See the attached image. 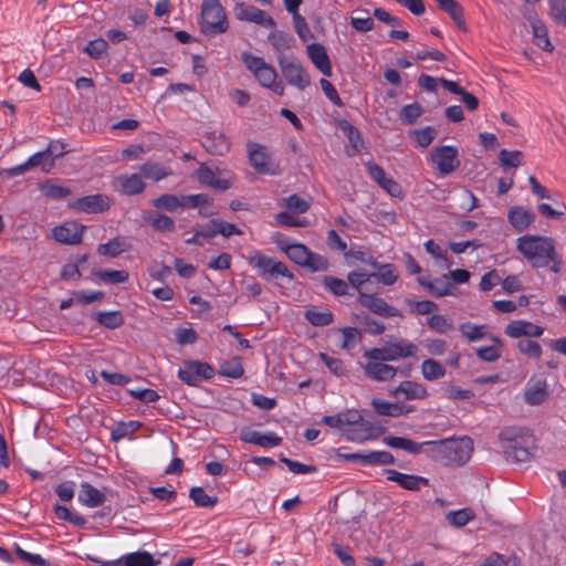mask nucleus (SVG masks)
<instances>
[{
	"mask_svg": "<svg viewBox=\"0 0 566 566\" xmlns=\"http://www.w3.org/2000/svg\"><path fill=\"white\" fill-rule=\"evenodd\" d=\"M371 406L378 415L388 417H400L413 410L399 402H389L379 398L373 399Z\"/></svg>",
	"mask_w": 566,
	"mask_h": 566,
	"instance_id": "nucleus-31",
	"label": "nucleus"
},
{
	"mask_svg": "<svg viewBox=\"0 0 566 566\" xmlns=\"http://www.w3.org/2000/svg\"><path fill=\"white\" fill-rule=\"evenodd\" d=\"M507 219L515 230L524 231L534 221L535 216L530 210L516 206L509 211Z\"/></svg>",
	"mask_w": 566,
	"mask_h": 566,
	"instance_id": "nucleus-32",
	"label": "nucleus"
},
{
	"mask_svg": "<svg viewBox=\"0 0 566 566\" xmlns=\"http://www.w3.org/2000/svg\"><path fill=\"white\" fill-rule=\"evenodd\" d=\"M96 319L101 325L111 329H115L123 324V316L118 311L98 312Z\"/></svg>",
	"mask_w": 566,
	"mask_h": 566,
	"instance_id": "nucleus-57",
	"label": "nucleus"
},
{
	"mask_svg": "<svg viewBox=\"0 0 566 566\" xmlns=\"http://www.w3.org/2000/svg\"><path fill=\"white\" fill-rule=\"evenodd\" d=\"M333 313L328 310L319 311L315 307L305 312V318L308 323L316 327L327 326L333 322Z\"/></svg>",
	"mask_w": 566,
	"mask_h": 566,
	"instance_id": "nucleus-45",
	"label": "nucleus"
},
{
	"mask_svg": "<svg viewBox=\"0 0 566 566\" xmlns=\"http://www.w3.org/2000/svg\"><path fill=\"white\" fill-rule=\"evenodd\" d=\"M360 420V411L356 409H347L345 411L338 412L332 416H324L322 418V423L329 428L339 429L344 426L354 424L359 422Z\"/></svg>",
	"mask_w": 566,
	"mask_h": 566,
	"instance_id": "nucleus-29",
	"label": "nucleus"
},
{
	"mask_svg": "<svg viewBox=\"0 0 566 566\" xmlns=\"http://www.w3.org/2000/svg\"><path fill=\"white\" fill-rule=\"evenodd\" d=\"M112 200L107 195L96 193L78 198L69 203L73 210L85 213H101L109 209Z\"/></svg>",
	"mask_w": 566,
	"mask_h": 566,
	"instance_id": "nucleus-13",
	"label": "nucleus"
},
{
	"mask_svg": "<svg viewBox=\"0 0 566 566\" xmlns=\"http://www.w3.org/2000/svg\"><path fill=\"white\" fill-rule=\"evenodd\" d=\"M182 209L184 208H202L210 203V197L206 193L196 195H181Z\"/></svg>",
	"mask_w": 566,
	"mask_h": 566,
	"instance_id": "nucleus-64",
	"label": "nucleus"
},
{
	"mask_svg": "<svg viewBox=\"0 0 566 566\" xmlns=\"http://www.w3.org/2000/svg\"><path fill=\"white\" fill-rule=\"evenodd\" d=\"M247 151L250 165L261 175L276 176L280 174V165L273 160L268 148L255 142L247 144Z\"/></svg>",
	"mask_w": 566,
	"mask_h": 566,
	"instance_id": "nucleus-8",
	"label": "nucleus"
},
{
	"mask_svg": "<svg viewBox=\"0 0 566 566\" xmlns=\"http://www.w3.org/2000/svg\"><path fill=\"white\" fill-rule=\"evenodd\" d=\"M268 39L276 52H284L295 44L293 35L284 31L274 30Z\"/></svg>",
	"mask_w": 566,
	"mask_h": 566,
	"instance_id": "nucleus-39",
	"label": "nucleus"
},
{
	"mask_svg": "<svg viewBox=\"0 0 566 566\" xmlns=\"http://www.w3.org/2000/svg\"><path fill=\"white\" fill-rule=\"evenodd\" d=\"M422 115V108L418 103L405 105L399 112V118L403 124L411 125Z\"/></svg>",
	"mask_w": 566,
	"mask_h": 566,
	"instance_id": "nucleus-61",
	"label": "nucleus"
},
{
	"mask_svg": "<svg viewBox=\"0 0 566 566\" xmlns=\"http://www.w3.org/2000/svg\"><path fill=\"white\" fill-rule=\"evenodd\" d=\"M193 176L200 185L217 191L230 189L235 181V174L232 170L224 167L212 168L206 164H201Z\"/></svg>",
	"mask_w": 566,
	"mask_h": 566,
	"instance_id": "nucleus-5",
	"label": "nucleus"
},
{
	"mask_svg": "<svg viewBox=\"0 0 566 566\" xmlns=\"http://www.w3.org/2000/svg\"><path fill=\"white\" fill-rule=\"evenodd\" d=\"M234 13L239 20L253 22L265 28H274V20L263 10L249 2H237Z\"/></svg>",
	"mask_w": 566,
	"mask_h": 566,
	"instance_id": "nucleus-15",
	"label": "nucleus"
},
{
	"mask_svg": "<svg viewBox=\"0 0 566 566\" xmlns=\"http://www.w3.org/2000/svg\"><path fill=\"white\" fill-rule=\"evenodd\" d=\"M384 442L390 448L405 450L411 454H419L424 446L434 443L433 441H423L419 443L408 438L394 436L386 437Z\"/></svg>",
	"mask_w": 566,
	"mask_h": 566,
	"instance_id": "nucleus-30",
	"label": "nucleus"
},
{
	"mask_svg": "<svg viewBox=\"0 0 566 566\" xmlns=\"http://www.w3.org/2000/svg\"><path fill=\"white\" fill-rule=\"evenodd\" d=\"M459 331L469 342H478L490 336L488 335L486 325H478L470 322L460 324Z\"/></svg>",
	"mask_w": 566,
	"mask_h": 566,
	"instance_id": "nucleus-40",
	"label": "nucleus"
},
{
	"mask_svg": "<svg viewBox=\"0 0 566 566\" xmlns=\"http://www.w3.org/2000/svg\"><path fill=\"white\" fill-rule=\"evenodd\" d=\"M446 368L441 363L432 358H427L421 364L422 377L428 380H437L446 376Z\"/></svg>",
	"mask_w": 566,
	"mask_h": 566,
	"instance_id": "nucleus-41",
	"label": "nucleus"
},
{
	"mask_svg": "<svg viewBox=\"0 0 566 566\" xmlns=\"http://www.w3.org/2000/svg\"><path fill=\"white\" fill-rule=\"evenodd\" d=\"M189 497L198 507H213L217 502V496H211L201 486H193L190 489Z\"/></svg>",
	"mask_w": 566,
	"mask_h": 566,
	"instance_id": "nucleus-49",
	"label": "nucleus"
},
{
	"mask_svg": "<svg viewBox=\"0 0 566 566\" xmlns=\"http://www.w3.org/2000/svg\"><path fill=\"white\" fill-rule=\"evenodd\" d=\"M92 560L99 566H155L156 562L154 556L146 551H137L134 553L124 554L120 557L112 560H102L92 558Z\"/></svg>",
	"mask_w": 566,
	"mask_h": 566,
	"instance_id": "nucleus-14",
	"label": "nucleus"
},
{
	"mask_svg": "<svg viewBox=\"0 0 566 566\" xmlns=\"http://www.w3.org/2000/svg\"><path fill=\"white\" fill-rule=\"evenodd\" d=\"M548 397V385L543 377H531L525 386L524 399L530 406H537Z\"/></svg>",
	"mask_w": 566,
	"mask_h": 566,
	"instance_id": "nucleus-18",
	"label": "nucleus"
},
{
	"mask_svg": "<svg viewBox=\"0 0 566 566\" xmlns=\"http://www.w3.org/2000/svg\"><path fill=\"white\" fill-rule=\"evenodd\" d=\"M280 66L284 78L290 85L295 86L300 91L305 90L310 85V75L301 62L280 59Z\"/></svg>",
	"mask_w": 566,
	"mask_h": 566,
	"instance_id": "nucleus-12",
	"label": "nucleus"
},
{
	"mask_svg": "<svg viewBox=\"0 0 566 566\" xmlns=\"http://www.w3.org/2000/svg\"><path fill=\"white\" fill-rule=\"evenodd\" d=\"M544 327L526 319H514L504 328L505 335L513 339L522 337L538 338L544 334Z\"/></svg>",
	"mask_w": 566,
	"mask_h": 566,
	"instance_id": "nucleus-16",
	"label": "nucleus"
},
{
	"mask_svg": "<svg viewBox=\"0 0 566 566\" xmlns=\"http://www.w3.org/2000/svg\"><path fill=\"white\" fill-rule=\"evenodd\" d=\"M319 359L325 364V366L334 376L343 377L347 374V368L340 358L329 356L325 353H321Z\"/></svg>",
	"mask_w": 566,
	"mask_h": 566,
	"instance_id": "nucleus-55",
	"label": "nucleus"
},
{
	"mask_svg": "<svg viewBox=\"0 0 566 566\" xmlns=\"http://www.w3.org/2000/svg\"><path fill=\"white\" fill-rule=\"evenodd\" d=\"M426 251L432 255L437 261L443 262L446 268H450L452 265V260L449 259L448 253L443 250L438 243L433 240H427L424 242Z\"/></svg>",
	"mask_w": 566,
	"mask_h": 566,
	"instance_id": "nucleus-60",
	"label": "nucleus"
},
{
	"mask_svg": "<svg viewBox=\"0 0 566 566\" xmlns=\"http://www.w3.org/2000/svg\"><path fill=\"white\" fill-rule=\"evenodd\" d=\"M437 130L432 126L415 129L410 132L411 139L420 148H427L436 138Z\"/></svg>",
	"mask_w": 566,
	"mask_h": 566,
	"instance_id": "nucleus-46",
	"label": "nucleus"
},
{
	"mask_svg": "<svg viewBox=\"0 0 566 566\" xmlns=\"http://www.w3.org/2000/svg\"><path fill=\"white\" fill-rule=\"evenodd\" d=\"M522 153L518 150L502 149L499 154V160L503 168H516L521 165Z\"/></svg>",
	"mask_w": 566,
	"mask_h": 566,
	"instance_id": "nucleus-63",
	"label": "nucleus"
},
{
	"mask_svg": "<svg viewBox=\"0 0 566 566\" xmlns=\"http://www.w3.org/2000/svg\"><path fill=\"white\" fill-rule=\"evenodd\" d=\"M307 55L315 67L324 75H332V64L326 49L319 43H312L306 48Z\"/></svg>",
	"mask_w": 566,
	"mask_h": 566,
	"instance_id": "nucleus-24",
	"label": "nucleus"
},
{
	"mask_svg": "<svg viewBox=\"0 0 566 566\" xmlns=\"http://www.w3.org/2000/svg\"><path fill=\"white\" fill-rule=\"evenodd\" d=\"M96 276L106 284H120L128 281L129 274L125 270H99Z\"/></svg>",
	"mask_w": 566,
	"mask_h": 566,
	"instance_id": "nucleus-52",
	"label": "nucleus"
},
{
	"mask_svg": "<svg viewBox=\"0 0 566 566\" xmlns=\"http://www.w3.org/2000/svg\"><path fill=\"white\" fill-rule=\"evenodd\" d=\"M130 249L129 242L124 239L116 237L106 243H102L97 248V252L101 255L108 256V258H116L120 255L122 253L128 251Z\"/></svg>",
	"mask_w": 566,
	"mask_h": 566,
	"instance_id": "nucleus-34",
	"label": "nucleus"
},
{
	"mask_svg": "<svg viewBox=\"0 0 566 566\" xmlns=\"http://www.w3.org/2000/svg\"><path fill=\"white\" fill-rule=\"evenodd\" d=\"M205 148L212 155H224L230 149V143L228 138L219 133L218 135L216 133L206 136L202 142Z\"/></svg>",
	"mask_w": 566,
	"mask_h": 566,
	"instance_id": "nucleus-37",
	"label": "nucleus"
},
{
	"mask_svg": "<svg viewBox=\"0 0 566 566\" xmlns=\"http://www.w3.org/2000/svg\"><path fill=\"white\" fill-rule=\"evenodd\" d=\"M387 346L390 361L416 357L418 353V346L403 338H397L392 342H388Z\"/></svg>",
	"mask_w": 566,
	"mask_h": 566,
	"instance_id": "nucleus-25",
	"label": "nucleus"
},
{
	"mask_svg": "<svg viewBox=\"0 0 566 566\" xmlns=\"http://www.w3.org/2000/svg\"><path fill=\"white\" fill-rule=\"evenodd\" d=\"M241 440L247 443L260 446L262 448L276 447L282 441V439L272 431L263 433L256 430L242 431Z\"/></svg>",
	"mask_w": 566,
	"mask_h": 566,
	"instance_id": "nucleus-27",
	"label": "nucleus"
},
{
	"mask_svg": "<svg viewBox=\"0 0 566 566\" xmlns=\"http://www.w3.org/2000/svg\"><path fill=\"white\" fill-rule=\"evenodd\" d=\"M357 302L368 308L374 314L384 316V317H395V316H401L400 312L390 306L387 302H385L382 298L377 297L374 294H367L365 292H360V295L357 296Z\"/></svg>",
	"mask_w": 566,
	"mask_h": 566,
	"instance_id": "nucleus-17",
	"label": "nucleus"
},
{
	"mask_svg": "<svg viewBox=\"0 0 566 566\" xmlns=\"http://www.w3.org/2000/svg\"><path fill=\"white\" fill-rule=\"evenodd\" d=\"M13 548L19 559L23 563L30 564L32 566H51L50 562L44 559L41 555L29 553L21 548L18 544H14Z\"/></svg>",
	"mask_w": 566,
	"mask_h": 566,
	"instance_id": "nucleus-58",
	"label": "nucleus"
},
{
	"mask_svg": "<svg viewBox=\"0 0 566 566\" xmlns=\"http://www.w3.org/2000/svg\"><path fill=\"white\" fill-rule=\"evenodd\" d=\"M219 374L227 378L238 379L244 374V369L239 357H233L230 360L221 364Z\"/></svg>",
	"mask_w": 566,
	"mask_h": 566,
	"instance_id": "nucleus-47",
	"label": "nucleus"
},
{
	"mask_svg": "<svg viewBox=\"0 0 566 566\" xmlns=\"http://www.w3.org/2000/svg\"><path fill=\"white\" fill-rule=\"evenodd\" d=\"M516 347L521 354L531 358L539 359L543 354L539 343L533 339L520 340L516 344Z\"/></svg>",
	"mask_w": 566,
	"mask_h": 566,
	"instance_id": "nucleus-62",
	"label": "nucleus"
},
{
	"mask_svg": "<svg viewBox=\"0 0 566 566\" xmlns=\"http://www.w3.org/2000/svg\"><path fill=\"white\" fill-rule=\"evenodd\" d=\"M85 226L70 222L55 227L52 231L55 241L63 244H77L82 241Z\"/></svg>",
	"mask_w": 566,
	"mask_h": 566,
	"instance_id": "nucleus-19",
	"label": "nucleus"
},
{
	"mask_svg": "<svg viewBox=\"0 0 566 566\" xmlns=\"http://www.w3.org/2000/svg\"><path fill=\"white\" fill-rule=\"evenodd\" d=\"M439 9L449 14L459 28H464L465 20L460 2H438Z\"/></svg>",
	"mask_w": 566,
	"mask_h": 566,
	"instance_id": "nucleus-54",
	"label": "nucleus"
},
{
	"mask_svg": "<svg viewBox=\"0 0 566 566\" xmlns=\"http://www.w3.org/2000/svg\"><path fill=\"white\" fill-rule=\"evenodd\" d=\"M523 15L532 29L534 45L543 51L553 52L554 45L551 42L547 27L534 10L533 2H526Z\"/></svg>",
	"mask_w": 566,
	"mask_h": 566,
	"instance_id": "nucleus-9",
	"label": "nucleus"
},
{
	"mask_svg": "<svg viewBox=\"0 0 566 566\" xmlns=\"http://www.w3.org/2000/svg\"><path fill=\"white\" fill-rule=\"evenodd\" d=\"M489 339L493 343L490 346H482L475 349V354L479 359L488 363H494L501 357V348L503 342L494 335H490Z\"/></svg>",
	"mask_w": 566,
	"mask_h": 566,
	"instance_id": "nucleus-36",
	"label": "nucleus"
},
{
	"mask_svg": "<svg viewBox=\"0 0 566 566\" xmlns=\"http://www.w3.org/2000/svg\"><path fill=\"white\" fill-rule=\"evenodd\" d=\"M214 376L213 367L205 361L187 360L178 370V377L189 386H198L199 379H211Z\"/></svg>",
	"mask_w": 566,
	"mask_h": 566,
	"instance_id": "nucleus-11",
	"label": "nucleus"
},
{
	"mask_svg": "<svg viewBox=\"0 0 566 566\" xmlns=\"http://www.w3.org/2000/svg\"><path fill=\"white\" fill-rule=\"evenodd\" d=\"M287 210L295 214L305 213L311 207V200L302 198L297 195H291L284 199Z\"/></svg>",
	"mask_w": 566,
	"mask_h": 566,
	"instance_id": "nucleus-56",
	"label": "nucleus"
},
{
	"mask_svg": "<svg viewBox=\"0 0 566 566\" xmlns=\"http://www.w3.org/2000/svg\"><path fill=\"white\" fill-rule=\"evenodd\" d=\"M345 431V437L348 441L363 443L374 436V424L370 421H366L360 413V420L357 423L348 424Z\"/></svg>",
	"mask_w": 566,
	"mask_h": 566,
	"instance_id": "nucleus-26",
	"label": "nucleus"
},
{
	"mask_svg": "<svg viewBox=\"0 0 566 566\" xmlns=\"http://www.w3.org/2000/svg\"><path fill=\"white\" fill-rule=\"evenodd\" d=\"M418 283L426 287L434 297H442L446 295H453V285L449 281V275L443 274L440 277H418Z\"/></svg>",
	"mask_w": 566,
	"mask_h": 566,
	"instance_id": "nucleus-23",
	"label": "nucleus"
},
{
	"mask_svg": "<svg viewBox=\"0 0 566 566\" xmlns=\"http://www.w3.org/2000/svg\"><path fill=\"white\" fill-rule=\"evenodd\" d=\"M373 279L371 272H367L365 270H355L348 273L347 280L348 283L358 292H364L366 283H368Z\"/></svg>",
	"mask_w": 566,
	"mask_h": 566,
	"instance_id": "nucleus-53",
	"label": "nucleus"
},
{
	"mask_svg": "<svg viewBox=\"0 0 566 566\" xmlns=\"http://www.w3.org/2000/svg\"><path fill=\"white\" fill-rule=\"evenodd\" d=\"M247 262L256 271V273L270 280L273 276L292 279L293 274L285 263L274 258L262 254L259 250L252 249L247 255Z\"/></svg>",
	"mask_w": 566,
	"mask_h": 566,
	"instance_id": "nucleus-6",
	"label": "nucleus"
},
{
	"mask_svg": "<svg viewBox=\"0 0 566 566\" xmlns=\"http://www.w3.org/2000/svg\"><path fill=\"white\" fill-rule=\"evenodd\" d=\"M115 186L123 195L127 196L140 193L145 189L143 175L139 174L118 176L115 180Z\"/></svg>",
	"mask_w": 566,
	"mask_h": 566,
	"instance_id": "nucleus-28",
	"label": "nucleus"
},
{
	"mask_svg": "<svg viewBox=\"0 0 566 566\" xmlns=\"http://www.w3.org/2000/svg\"><path fill=\"white\" fill-rule=\"evenodd\" d=\"M280 249L287 255V258L300 266H304L306 263L310 249L302 243H279Z\"/></svg>",
	"mask_w": 566,
	"mask_h": 566,
	"instance_id": "nucleus-33",
	"label": "nucleus"
},
{
	"mask_svg": "<svg viewBox=\"0 0 566 566\" xmlns=\"http://www.w3.org/2000/svg\"><path fill=\"white\" fill-rule=\"evenodd\" d=\"M434 452L444 465L457 467L469 461L473 452V441L469 437L434 441Z\"/></svg>",
	"mask_w": 566,
	"mask_h": 566,
	"instance_id": "nucleus-2",
	"label": "nucleus"
},
{
	"mask_svg": "<svg viewBox=\"0 0 566 566\" xmlns=\"http://www.w3.org/2000/svg\"><path fill=\"white\" fill-rule=\"evenodd\" d=\"M389 395L397 398L401 396L405 400H423L428 397V390L420 382L405 380L392 388Z\"/></svg>",
	"mask_w": 566,
	"mask_h": 566,
	"instance_id": "nucleus-20",
	"label": "nucleus"
},
{
	"mask_svg": "<svg viewBox=\"0 0 566 566\" xmlns=\"http://www.w3.org/2000/svg\"><path fill=\"white\" fill-rule=\"evenodd\" d=\"M516 250L536 269L549 266L553 273H559L563 259L557 253L555 241L546 235L525 234L516 240Z\"/></svg>",
	"mask_w": 566,
	"mask_h": 566,
	"instance_id": "nucleus-1",
	"label": "nucleus"
},
{
	"mask_svg": "<svg viewBox=\"0 0 566 566\" xmlns=\"http://www.w3.org/2000/svg\"><path fill=\"white\" fill-rule=\"evenodd\" d=\"M241 60L245 67L253 74L260 85L271 90L277 95L284 94V85L281 81H277V74L275 69L266 63L263 57L253 55L250 52H243Z\"/></svg>",
	"mask_w": 566,
	"mask_h": 566,
	"instance_id": "nucleus-4",
	"label": "nucleus"
},
{
	"mask_svg": "<svg viewBox=\"0 0 566 566\" xmlns=\"http://www.w3.org/2000/svg\"><path fill=\"white\" fill-rule=\"evenodd\" d=\"M143 218L148 222L156 231L159 232H172L176 229L174 219L167 214L155 213L151 211L145 212Z\"/></svg>",
	"mask_w": 566,
	"mask_h": 566,
	"instance_id": "nucleus-35",
	"label": "nucleus"
},
{
	"mask_svg": "<svg viewBox=\"0 0 566 566\" xmlns=\"http://www.w3.org/2000/svg\"><path fill=\"white\" fill-rule=\"evenodd\" d=\"M475 513L470 507L450 511L446 515L448 523L454 527H462L473 521Z\"/></svg>",
	"mask_w": 566,
	"mask_h": 566,
	"instance_id": "nucleus-43",
	"label": "nucleus"
},
{
	"mask_svg": "<svg viewBox=\"0 0 566 566\" xmlns=\"http://www.w3.org/2000/svg\"><path fill=\"white\" fill-rule=\"evenodd\" d=\"M458 157V149L450 145L436 147L430 153V159L441 176H448L459 167Z\"/></svg>",
	"mask_w": 566,
	"mask_h": 566,
	"instance_id": "nucleus-10",
	"label": "nucleus"
},
{
	"mask_svg": "<svg viewBox=\"0 0 566 566\" xmlns=\"http://www.w3.org/2000/svg\"><path fill=\"white\" fill-rule=\"evenodd\" d=\"M153 206L168 212L182 210L181 195L165 193L153 200Z\"/></svg>",
	"mask_w": 566,
	"mask_h": 566,
	"instance_id": "nucleus-38",
	"label": "nucleus"
},
{
	"mask_svg": "<svg viewBox=\"0 0 566 566\" xmlns=\"http://www.w3.org/2000/svg\"><path fill=\"white\" fill-rule=\"evenodd\" d=\"M40 190L45 197L54 200L63 199L71 193L67 187L52 181L41 184Z\"/></svg>",
	"mask_w": 566,
	"mask_h": 566,
	"instance_id": "nucleus-51",
	"label": "nucleus"
},
{
	"mask_svg": "<svg viewBox=\"0 0 566 566\" xmlns=\"http://www.w3.org/2000/svg\"><path fill=\"white\" fill-rule=\"evenodd\" d=\"M200 28L209 36L226 32L227 17L220 2H202Z\"/></svg>",
	"mask_w": 566,
	"mask_h": 566,
	"instance_id": "nucleus-7",
	"label": "nucleus"
},
{
	"mask_svg": "<svg viewBox=\"0 0 566 566\" xmlns=\"http://www.w3.org/2000/svg\"><path fill=\"white\" fill-rule=\"evenodd\" d=\"M140 172L143 177L151 179L154 181H160L171 174L161 165L150 161L145 163L140 166Z\"/></svg>",
	"mask_w": 566,
	"mask_h": 566,
	"instance_id": "nucleus-48",
	"label": "nucleus"
},
{
	"mask_svg": "<svg viewBox=\"0 0 566 566\" xmlns=\"http://www.w3.org/2000/svg\"><path fill=\"white\" fill-rule=\"evenodd\" d=\"M528 430L521 427H506L499 436L500 447L507 460L525 462L530 459Z\"/></svg>",
	"mask_w": 566,
	"mask_h": 566,
	"instance_id": "nucleus-3",
	"label": "nucleus"
},
{
	"mask_svg": "<svg viewBox=\"0 0 566 566\" xmlns=\"http://www.w3.org/2000/svg\"><path fill=\"white\" fill-rule=\"evenodd\" d=\"M106 495L104 492L93 486L88 482H82L77 495V501L81 505L94 509L104 504Z\"/></svg>",
	"mask_w": 566,
	"mask_h": 566,
	"instance_id": "nucleus-21",
	"label": "nucleus"
},
{
	"mask_svg": "<svg viewBox=\"0 0 566 566\" xmlns=\"http://www.w3.org/2000/svg\"><path fill=\"white\" fill-rule=\"evenodd\" d=\"M395 458L388 451L363 452V464L366 465H389L394 464Z\"/></svg>",
	"mask_w": 566,
	"mask_h": 566,
	"instance_id": "nucleus-44",
	"label": "nucleus"
},
{
	"mask_svg": "<svg viewBox=\"0 0 566 566\" xmlns=\"http://www.w3.org/2000/svg\"><path fill=\"white\" fill-rule=\"evenodd\" d=\"M367 378L375 381H389L397 375V368L380 361H367L363 366Z\"/></svg>",
	"mask_w": 566,
	"mask_h": 566,
	"instance_id": "nucleus-22",
	"label": "nucleus"
},
{
	"mask_svg": "<svg viewBox=\"0 0 566 566\" xmlns=\"http://www.w3.org/2000/svg\"><path fill=\"white\" fill-rule=\"evenodd\" d=\"M339 332L343 335V342L339 344L342 349H352L361 340V334L356 327H344Z\"/></svg>",
	"mask_w": 566,
	"mask_h": 566,
	"instance_id": "nucleus-59",
	"label": "nucleus"
},
{
	"mask_svg": "<svg viewBox=\"0 0 566 566\" xmlns=\"http://www.w3.org/2000/svg\"><path fill=\"white\" fill-rule=\"evenodd\" d=\"M371 275L378 283L386 286L394 285L399 277L395 266L390 263H384L377 271L371 272Z\"/></svg>",
	"mask_w": 566,
	"mask_h": 566,
	"instance_id": "nucleus-42",
	"label": "nucleus"
},
{
	"mask_svg": "<svg viewBox=\"0 0 566 566\" xmlns=\"http://www.w3.org/2000/svg\"><path fill=\"white\" fill-rule=\"evenodd\" d=\"M427 325L439 334H447L454 328L453 321L446 315L434 314L427 319Z\"/></svg>",
	"mask_w": 566,
	"mask_h": 566,
	"instance_id": "nucleus-50",
	"label": "nucleus"
}]
</instances>
